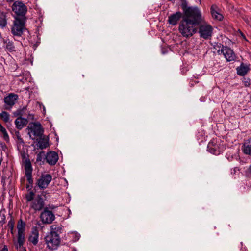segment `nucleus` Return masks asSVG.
Instances as JSON below:
<instances>
[{
  "mask_svg": "<svg viewBox=\"0 0 251 251\" xmlns=\"http://www.w3.org/2000/svg\"><path fill=\"white\" fill-rule=\"evenodd\" d=\"M14 220L12 216L10 217V219L8 221L7 226L10 230V232L11 234H13L14 227Z\"/></svg>",
  "mask_w": 251,
  "mask_h": 251,
  "instance_id": "31",
  "label": "nucleus"
},
{
  "mask_svg": "<svg viewBox=\"0 0 251 251\" xmlns=\"http://www.w3.org/2000/svg\"><path fill=\"white\" fill-rule=\"evenodd\" d=\"M244 83L246 86H249L250 85V79L249 78H244Z\"/></svg>",
  "mask_w": 251,
  "mask_h": 251,
  "instance_id": "36",
  "label": "nucleus"
},
{
  "mask_svg": "<svg viewBox=\"0 0 251 251\" xmlns=\"http://www.w3.org/2000/svg\"><path fill=\"white\" fill-rule=\"evenodd\" d=\"M0 132L1 136L6 142L9 141V137L6 129L0 124Z\"/></svg>",
  "mask_w": 251,
  "mask_h": 251,
  "instance_id": "25",
  "label": "nucleus"
},
{
  "mask_svg": "<svg viewBox=\"0 0 251 251\" xmlns=\"http://www.w3.org/2000/svg\"><path fill=\"white\" fill-rule=\"evenodd\" d=\"M224 149L223 145L217 144V141L215 139L211 140L207 146V151L215 155L220 154L223 151Z\"/></svg>",
  "mask_w": 251,
  "mask_h": 251,
  "instance_id": "7",
  "label": "nucleus"
},
{
  "mask_svg": "<svg viewBox=\"0 0 251 251\" xmlns=\"http://www.w3.org/2000/svg\"><path fill=\"white\" fill-rule=\"evenodd\" d=\"M39 232L36 227L32 228L31 234L29 237V241L36 245L38 242Z\"/></svg>",
  "mask_w": 251,
  "mask_h": 251,
  "instance_id": "20",
  "label": "nucleus"
},
{
  "mask_svg": "<svg viewBox=\"0 0 251 251\" xmlns=\"http://www.w3.org/2000/svg\"><path fill=\"white\" fill-rule=\"evenodd\" d=\"M27 18H15L11 27V32L14 36L21 37L26 31L28 32L26 27Z\"/></svg>",
  "mask_w": 251,
  "mask_h": 251,
  "instance_id": "2",
  "label": "nucleus"
},
{
  "mask_svg": "<svg viewBox=\"0 0 251 251\" xmlns=\"http://www.w3.org/2000/svg\"><path fill=\"white\" fill-rule=\"evenodd\" d=\"M212 27L207 24H201L199 26V33L201 38L204 39H209L212 33Z\"/></svg>",
  "mask_w": 251,
  "mask_h": 251,
  "instance_id": "8",
  "label": "nucleus"
},
{
  "mask_svg": "<svg viewBox=\"0 0 251 251\" xmlns=\"http://www.w3.org/2000/svg\"><path fill=\"white\" fill-rule=\"evenodd\" d=\"M0 251H8V247L6 245H4L1 250Z\"/></svg>",
  "mask_w": 251,
  "mask_h": 251,
  "instance_id": "38",
  "label": "nucleus"
},
{
  "mask_svg": "<svg viewBox=\"0 0 251 251\" xmlns=\"http://www.w3.org/2000/svg\"><path fill=\"white\" fill-rule=\"evenodd\" d=\"M48 247L51 250L57 249L60 244V240L59 235L56 233H49L45 237Z\"/></svg>",
  "mask_w": 251,
  "mask_h": 251,
  "instance_id": "5",
  "label": "nucleus"
},
{
  "mask_svg": "<svg viewBox=\"0 0 251 251\" xmlns=\"http://www.w3.org/2000/svg\"><path fill=\"white\" fill-rule=\"evenodd\" d=\"M241 251H248L246 249H242Z\"/></svg>",
  "mask_w": 251,
  "mask_h": 251,
  "instance_id": "39",
  "label": "nucleus"
},
{
  "mask_svg": "<svg viewBox=\"0 0 251 251\" xmlns=\"http://www.w3.org/2000/svg\"><path fill=\"white\" fill-rule=\"evenodd\" d=\"M249 170H250V172L251 173V165H250V166L249 167Z\"/></svg>",
  "mask_w": 251,
  "mask_h": 251,
  "instance_id": "40",
  "label": "nucleus"
},
{
  "mask_svg": "<svg viewBox=\"0 0 251 251\" xmlns=\"http://www.w3.org/2000/svg\"><path fill=\"white\" fill-rule=\"evenodd\" d=\"M17 228L18 229V233H25V224L22 219L18 220Z\"/></svg>",
  "mask_w": 251,
  "mask_h": 251,
  "instance_id": "24",
  "label": "nucleus"
},
{
  "mask_svg": "<svg viewBox=\"0 0 251 251\" xmlns=\"http://www.w3.org/2000/svg\"><path fill=\"white\" fill-rule=\"evenodd\" d=\"M52 179V176L50 174L42 175L38 179L37 184L40 189L46 188Z\"/></svg>",
  "mask_w": 251,
  "mask_h": 251,
  "instance_id": "13",
  "label": "nucleus"
},
{
  "mask_svg": "<svg viewBox=\"0 0 251 251\" xmlns=\"http://www.w3.org/2000/svg\"><path fill=\"white\" fill-rule=\"evenodd\" d=\"M242 150L245 154L251 156V139L247 140L244 141Z\"/></svg>",
  "mask_w": 251,
  "mask_h": 251,
  "instance_id": "21",
  "label": "nucleus"
},
{
  "mask_svg": "<svg viewBox=\"0 0 251 251\" xmlns=\"http://www.w3.org/2000/svg\"><path fill=\"white\" fill-rule=\"evenodd\" d=\"M0 117L5 122L9 121V114L5 111H2L0 113Z\"/></svg>",
  "mask_w": 251,
  "mask_h": 251,
  "instance_id": "29",
  "label": "nucleus"
},
{
  "mask_svg": "<svg viewBox=\"0 0 251 251\" xmlns=\"http://www.w3.org/2000/svg\"><path fill=\"white\" fill-rule=\"evenodd\" d=\"M7 25L6 16L5 13L0 12V28H4Z\"/></svg>",
  "mask_w": 251,
  "mask_h": 251,
  "instance_id": "26",
  "label": "nucleus"
},
{
  "mask_svg": "<svg viewBox=\"0 0 251 251\" xmlns=\"http://www.w3.org/2000/svg\"><path fill=\"white\" fill-rule=\"evenodd\" d=\"M5 50L8 52H12L16 51V47L13 41L7 38L3 40Z\"/></svg>",
  "mask_w": 251,
  "mask_h": 251,
  "instance_id": "19",
  "label": "nucleus"
},
{
  "mask_svg": "<svg viewBox=\"0 0 251 251\" xmlns=\"http://www.w3.org/2000/svg\"><path fill=\"white\" fill-rule=\"evenodd\" d=\"M29 128V134L31 133L34 136V138L36 137L41 136L43 133V129L42 128L41 124L39 123H34L30 125ZM31 137L32 135H30Z\"/></svg>",
  "mask_w": 251,
  "mask_h": 251,
  "instance_id": "11",
  "label": "nucleus"
},
{
  "mask_svg": "<svg viewBox=\"0 0 251 251\" xmlns=\"http://www.w3.org/2000/svg\"><path fill=\"white\" fill-rule=\"evenodd\" d=\"M11 8L16 15L15 18H27L25 15L27 11V8L23 2L21 1H14Z\"/></svg>",
  "mask_w": 251,
  "mask_h": 251,
  "instance_id": "4",
  "label": "nucleus"
},
{
  "mask_svg": "<svg viewBox=\"0 0 251 251\" xmlns=\"http://www.w3.org/2000/svg\"><path fill=\"white\" fill-rule=\"evenodd\" d=\"M25 242V233H18L17 242L15 244L17 249L21 248Z\"/></svg>",
  "mask_w": 251,
  "mask_h": 251,
  "instance_id": "23",
  "label": "nucleus"
},
{
  "mask_svg": "<svg viewBox=\"0 0 251 251\" xmlns=\"http://www.w3.org/2000/svg\"><path fill=\"white\" fill-rule=\"evenodd\" d=\"M15 135L17 138V139L19 143H24L23 140L21 137L19 131H15Z\"/></svg>",
  "mask_w": 251,
  "mask_h": 251,
  "instance_id": "33",
  "label": "nucleus"
},
{
  "mask_svg": "<svg viewBox=\"0 0 251 251\" xmlns=\"http://www.w3.org/2000/svg\"><path fill=\"white\" fill-rule=\"evenodd\" d=\"M182 13L180 12H177L176 13L173 14L168 17V23L170 25H175L180 19Z\"/></svg>",
  "mask_w": 251,
  "mask_h": 251,
  "instance_id": "18",
  "label": "nucleus"
},
{
  "mask_svg": "<svg viewBox=\"0 0 251 251\" xmlns=\"http://www.w3.org/2000/svg\"><path fill=\"white\" fill-rule=\"evenodd\" d=\"M34 193L32 191L29 192V193L26 196V199L28 201H30L34 200Z\"/></svg>",
  "mask_w": 251,
  "mask_h": 251,
  "instance_id": "32",
  "label": "nucleus"
},
{
  "mask_svg": "<svg viewBox=\"0 0 251 251\" xmlns=\"http://www.w3.org/2000/svg\"><path fill=\"white\" fill-rule=\"evenodd\" d=\"M22 164L25 162V161H30L29 158V155L27 153H26L25 151H22L20 153Z\"/></svg>",
  "mask_w": 251,
  "mask_h": 251,
  "instance_id": "30",
  "label": "nucleus"
},
{
  "mask_svg": "<svg viewBox=\"0 0 251 251\" xmlns=\"http://www.w3.org/2000/svg\"><path fill=\"white\" fill-rule=\"evenodd\" d=\"M197 25L191 22L188 18H183L179 25L178 30L182 36L185 38H190L197 32Z\"/></svg>",
  "mask_w": 251,
  "mask_h": 251,
  "instance_id": "1",
  "label": "nucleus"
},
{
  "mask_svg": "<svg viewBox=\"0 0 251 251\" xmlns=\"http://www.w3.org/2000/svg\"><path fill=\"white\" fill-rule=\"evenodd\" d=\"M18 99V95L13 93H10L4 98V108L5 109L10 110L15 104Z\"/></svg>",
  "mask_w": 251,
  "mask_h": 251,
  "instance_id": "10",
  "label": "nucleus"
},
{
  "mask_svg": "<svg viewBox=\"0 0 251 251\" xmlns=\"http://www.w3.org/2000/svg\"><path fill=\"white\" fill-rule=\"evenodd\" d=\"M41 220L44 224H51L55 219L54 214L46 207L40 215Z\"/></svg>",
  "mask_w": 251,
  "mask_h": 251,
  "instance_id": "9",
  "label": "nucleus"
},
{
  "mask_svg": "<svg viewBox=\"0 0 251 251\" xmlns=\"http://www.w3.org/2000/svg\"><path fill=\"white\" fill-rule=\"evenodd\" d=\"M184 13L185 17L191 20V22L199 25L202 21L200 10L196 7H190Z\"/></svg>",
  "mask_w": 251,
  "mask_h": 251,
  "instance_id": "3",
  "label": "nucleus"
},
{
  "mask_svg": "<svg viewBox=\"0 0 251 251\" xmlns=\"http://www.w3.org/2000/svg\"><path fill=\"white\" fill-rule=\"evenodd\" d=\"M27 123V121L26 119L18 117L15 121V124L16 125V127L18 129H21L24 126H25Z\"/></svg>",
  "mask_w": 251,
  "mask_h": 251,
  "instance_id": "22",
  "label": "nucleus"
},
{
  "mask_svg": "<svg viewBox=\"0 0 251 251\" xmlns=\"http://www.w3.org/2000/svg\"><path fill=\"white\" fill-rule=\"evenodd\" d=\"M6 216L4 214L0 211V223L2 225L5 223Z\"/></svg>",
  "mask_w": 251,
  "mask_h": 251,
  "instance_id": "34",
  "label": "nucleus"
},
{
  "mask_svg": "<svg viewBox=\"0 0 251 251\" xmlns=\"http://www.w3.org/2000/svg\"><path fill=\"white\" fill-rule=\"evenodd\" d=\"M25 170V176L26 177L28 183L32 185L33 183L32 178L33 168L30 161H26L25 163L22 164Z\"/></svg>",
  "mask_w": 251,
  "mask_h": 251,
  "instance_id": "12",
  "label": "nucleus"
},
{
  "mask_svg": "<svg viewBox=\"0 0 251 251\" xmlns=\"http://www.w3.org/2000/svg\"><path fill=\"white\" fill-rule=\"evenodd\" d=\"M47 162L51 165L56 164L58 159V156L55 151H50L48 152L46 156Z\"/></svg>",
  "mask_w": 251,
  "mask_h": 251,
  "instance_id": "17",
  "label": "nucleus"
},
{
  "mask_svg": "<svg viewBox=\"0 0 251 251\" xmlns=\"http://www.w3.org/2000/svg\"><path fill=\"white\" fill-rule=\"evenodd\" d=\"M181 7L183 10L184 13L185 12L186 10H187L188 8H189L190 7L187 6V1L185 0H182Z\"/></svg>",
  "mask_w": 251,
  "mask_h": 251,
  "instance_id": "35",
  "label": "nucleus"
},
{
  "mask_svg": "<svg viewBox=\"0 0 251 251\" xmlns=\"http://www.w3.org/2000/svg\"><path fill=\"white\" fill-rule=\"evenodd\" d=\"M217 53L219 55L223 54L228 62L235 61L236 59V55L234 51L226 46H222L221 49H217Z\"/></svg>",
  "mask_w": 251,
  "mask_h": 251,
  "instance_id": "6",
  "label": "nucleus"
},
{
  "mask_svg": "<svg viewBox=\"0 0 251 251\" xmlns=\"http://www.w3.org/2000/svg\"><path fill=\"white\" fill-rule=\"evenodd\" d=\"M51 231L50 233H56V234L59 235V233L61 232L62 228L60 226H58L56 225H53L50 226Z\"/></svg>",
  "mask_w": 251,
  "mask_h": 251,
  "instance_id": "27",
  "label": "nucleus"
},
{
  "mask_svg": "<svg viewBox=\"0 0 251 251\" xmlns=\"http://www.w3.org/2000/svg\"><path fill=\"white\" fill-rule=\"evenodd\" d=\"M242 36L243 37H244V38H245V36L243 35V33H242Z\"/></svg>",
  "mask_w": 251,
  "mask_h": 251,
  "instance_id": "41",
  "label": "nucleus"
},
{
  "mask_svg": "<svg viewBox=\"0 0 251 251\" xmlns=\"http://www.w3.org/2000/svg\"><path fill=\"white\" fill-rule=\"evenodd\" d=\"M45 202L43 199L40 196H38L32 202L31 207L35 211H40L44 207Z\"/></svg>",
  "mask_w": 251,
  "mask_h": 251,
  "instance_id": "14",
  "label": "nucleus"
},
{
  "mask_svg": "<svg viewBox=\"0 0 251 251\" xmlns=\"http://www.w3.org/2000/svg\"><path fill=\"white\" fill-rule=\"evenodd\" d=\"M237 74L241 76H245L250 70V65L241 63L240 66L236 68Z\"/></svg>",
  "mask_w": 251,
  "mask_h": 251,
  "instance_id": "16",
  "label": "nucleus"
},
{
  "mask_svg": "<svg viewBox=\"0 0 251 251\" xmlns=\"http://www.w3.org/2000/svg\"><path fill=\"white\" fill-rule=\"evenodd\" d=\"M222 46L223 45L220 43H216V45H214V48L215 49H217V48H218V49H221Z\"/></svg>",
  "mask_w": 251,
  "mask_h": 251,
  "instance_id": "37",
  "label": "nucleus"
},
{
  "mask_svg": "<svg viewBox=\"0 0 251 251\" xmlns=\"http://www.w3.org/2000/svg\"><path fill=\"white\" fill-rule=\"evenodd\" d=\"M38 143L39 147L41 149L46 148L49 145L48 142L44 139L40 140Z\"/></svg>",
  "mask_w": 251,
  "mask_h": 251,
  "instance_id": "28",
  "label": "nucleus"
},
{
  "mask_svg": "<svg viewBox=\"0 0 251 251\" xmlns=\"http://www.w3.org/2000/svg\"><path fill=\"white\" fill-rule=\"evenodd\" d=\"M27 188L29 187V185H27V187H26Z\"/></svg>",
  "mask_w": 251,
  "mask_h": 251,
  "instance_id": "42",
  "label": "nucleus"
},
{
  "mask_svg": "<svg viewBox=\"0 0 251 251\" xmlns=\"http://www.w3.org/2000/svg\"><path fill=\"white\" fill-rule=\"evenodd\" d=\"M210 13L212 18L218 21H222L223 19V15L219 12V8L216 4H213L210 7Z\"/></svg>",
  "mask_w": 251,
  "mask_h": 251,
  "instance_id": "15",
  "label": "nucleus"
}]
</instances>
